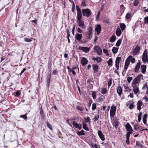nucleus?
<instances>
[{
  "label": "nucleus",
  "mask_w": 148,
  "mask_h": 148,
  "mask_svg": "<svg viewBox=\"0 0 148 148\" xmlns=\"http://www.w3.org/2000/svg\"><path fill=\"white\" fill-rule=\"evenodd\" d=\"M92 28L91 27H89L87 32L86 33V38L87 39L91 38L92 37Z\"/></svg>",
  "instance_id": "1"
},
{
  "label": "nucleus",
  "mask_w": 148,
  "mask_h": 148,
  "mask_svg": "<svg viewBox=\"0 0 148 148\" xmlns=\"http://www.w3.org/2000/svg\"><path fill=\"white\" fill-rule=\"evenodd\" d=\"M82 12L83 15L87 17H89L91 14V11L88 9H83Z\"/></svg>",
  "instance_id": "2"
},
{
  "label": "nucleus",
  "mask_w": 148,
  "mask_h": 148,
  "mask_svg": "<svg viewBox=\"0 0 148 148\" xmlns=\"http://www.w3.org/2000/svg\"><path fill=\"white\" fill-rule=\"evenodd\" d=\"M141 76V75H138L133 81L132 82V84H136V85H138V83H139L140 81Z\"/></svg>",
  "instance_id": "3"
},
{
  "label": "nucleus",
  "mask_w": 148,
  "mask_h": 148,
  "mask_svg": "<svg viewBox=\"0 0 148 148\" xmlns=\"http://www.w3.org/2000/svg\"><path fill=\"white\" fill-rule=\"evenodd\" d=\"M142 61L145 63L147 62H148V56H147V52L145 50L143 53L142 57Z\"/></svg>",
  "instance_id": "4"
},
{
  "label": "nucleus",
  "mask_w": 148,
  "mask_h": 148,
  "mask_svg": "<svg viewBox=\"0 0 148 148\" xmlns=\"http://www.w3.org/2000/svg\"><path fill=\"white\" fill-rule=\"evenodd\" d=\"M116 110V108L115 106H112L111 107L110 112V116L112 117L114 116Z\"/></svg>",
  "instance_id": "5"
},
{
  "label": "nucleus",
  "mask_w": 148,
  "mask_h": 148,
  "mask_svg": "<svg viewBox=\"0 0 148 148\" xmlns=\"http://www.w3.org/2000/svg\"><path fill=\"white\" fill-rule=\"evenodd\" d=\"M132 86L133 88V91L135 94H136L139 92V90L138 88V85H136V84H132Z\"/></svg>",
  "instance_id": "6"
},
{
  "label": "nucleus",
  "mask_w": 148,
  "mask_h": 148,
  "mask_svg": "<svg viewBox=\"0 0 148 148\" xmlns=\"http://www.w3.org/2000/svg\"><path fill=\"white\" fill-rule=\"evenodd\" d=\"M140 47L137 45L136 48L133 50L132 54L134 56L138 55L140 52Z\"/></svg>",
  "instance_id": "7"
},
{
  "label": "nucleus",
  "mask_w": 148,
  "mask_h": 148,
  "mask_svg": "<svg viewBox=\"0 0 148 148\" xmlns=\"http://www.w3.org/2000/svg\"><path fill=\"white\" fill-rule=\"evenodd\" d=\"M95 50L96 51V52L99 55L102 54V50L101 49L99 46H95L94 47Z\"/></svg>",
  "instance_id": "8"
},
{
  "label": "nucleus",
  "mask_w": 148,
  "mask_h": 148,
  "mask_svg": "<svg viewBox=\"0 0 148 148\" xmlns=\"http://www.w3.org/2000/svg\"><path fill=\"white\" fill-rule=\"evenodd\" d=\"M78 49L79 50H81L84 52L86 53L88 52L89 51V49L88 47H79Z\"/></svg>",
  "instance_id": "9"
},
{
  "label": "nucleus",
  "mask_w": 148,
  "mask_h": 148,
  "mask_svg": "<svg viewBox=\"0 0 148 148\" xmlns=\"http://www.w3.org/2000/svg\"><path fill=\"white\" fill-rule=\"evenodd\" d=\"M77 22L78 23L79 26L81 28H84L85 25L84 22L83 21L81 20L77 21Z\"/></svg>",
  "instance_id": "10"
},
{
  "label": "nucleus",
  "mask_w": 148,
  "mask_h": 148,
  "mask_svg": "<svg viewBox=\"0 0 148 148\" xmlns=\"http://www.w3.org/2000/svg\"><path fill=\"white\" fill-rule=\"evenodd\" d=\"M97 133L100 138L102 140L104 141L105 140L104 136L102 132L99 130L98 131Z\"/></svg>",
  "instance_id": "11"
},
{
  "label": "nucleus",
  "mask_w": 148,
  "mask_h": 148,
  "mask_svg": "<svg viewBox=\"0 0 148 148\" xmlns=\"http://www.w3.org/2000/svg\"><path fill=\"white\" fill-rule=\"evenodd\" d=\"M73 124L75 128H78L79 130H81L82 129V127L80 124H78L75 121H73Z\"/></svg>",
  "instance_id": "12"
},
{
  "label": "nucleus",
  "mask_w": 148,
  "mask_h": 148,
  "mask_svg": "<svg viewBox=\"0 0 148 148\" xmlns=\"http://www.w3.org/2000/svg\"><path fill=\"white\" fill-rule=\"evenodd\" d=\"M92 69L93 70V73H96L98 71V66L95 64H94L92 65Z\"/></svg>",
  "instance_id": "13"
},
{
  "label": "nucleus",
  "mask_w": 148,
  "mask_h": 148,
  "mask_svg": "<svg viewBox=\"0 0 148 148\" xmlns=\"http://www.w3.org/2000/svg\"><path fill=\"white\" fill-rule=\"evenodd\" d=\"M101 27L100 25H98L95 29V30L97 32V34L99 35L101 30Z\"/></svg>",
  "instance_id": "14"
},
{
  "label": "nucleus",
  "mask_w": 148,
  "mask_h": 148,
  "mask_svg": "<svg viewBox=\"0 0 148 148\" xmlns=\"http://www.w3.org/2000/svg\"><path fill=\"white\" fill-rule=\"evenodd\" d=\"M116 90L119 95L120 97L122 92V88L120 86H119L117 87Z\"/></svg>",
  "instance_id": "15"
},
{
  "label": "nucleus",
  "mask_w": 148,
  "mask_h": 148,
  "mask_svg": "<svg viewBox=\"0 0 148 148\" xmlns=\"http://www.w3.org/2000/svg\"><path fill=\"white\" fill-rule=\"evenodd\" d=\"M92 60L94 61L96 60L98 63H100L102 60V59L100 57L97 56L96 58L95 57H92Z\"/></svg>",
  "instance_id": "16"
},
{
  "label": "nucleus",
  "mask_w": 148,
  "mask_h": 148,
  "mask_svg": "<svg viewBox=\"0 0 148 148\" xmlns=\"http://www.w3.org/2000/svg\"><path fill=\"white\" fill-rule=\"evenodd\" d=\"M82 37V35L78 33H77L75 36V38L78 40L79 41Z\"/></svg>",
  "instance_id": "17"
},
{
  "label": "nucleus",
  "mask_w": 148,
  "mask_h": 148,
  "mask_svg": "<svg viewBox=\"0 0 148 148\" xmlns=\"http://www.w3.org/2000/svg\"><path fill=\"white\" fill-rule=\"evenodd\" d=\"M126 127L127 128V130L128 131V132H132L133 130L130 124L128 123H127L126 125Z\"/></svg>",
  "instance_id": "18"
},
{
  "label": "nucleus",
  "mask_w": 148,
  "mask_h": 148,
  "mask_svg": "<svg viewBox=\"0 0 148 148\" xmlns=\"http://www.w3.org/2000/svg\"><path fill=\"white\" fill-rule=\"evenodd\" d=\"M88 62V61L85 58H83L81 60V63L82 64L83 66L85 65Z\"/></svg>",
  "instance_id": "19"
},
{
  "label": "nucleus",
  "mask_w": 148,
  "mask_h": 148,
  "mask_svg": "<svg viewBox=\"0 0 148 148\" xmlns=\"http://www.w3.org/2000/svg\"><path fill=\"white\" fill-rule=\"evenodd\" d=\"M132 57V56H129L127 58L126 60H125V65H126L129 66V64L130 62V58H131Z\"/></svg>",
  "instance_id": "20"
},
{
  "label": "nucleus",
  "mask_w": 148,
  "mask_h": 148,
  "mask_svg": "<svg viewBox=\"0 0 148 148\" xmlns=\"http://www.w3.org/2000/svg\"><path fill=\"white\" fill-rule=\"evenodd\" d=\"M140 62L138 63L134 68V72H137L139 70V69L140 66Z\"/></svg>",
  "instance_id": "21"
},
{
  "label": "nucleus",
  "mask_w": 148,
  "mask_h": 148,
  "mask_svg": "<svg viewBox=\"0 0 148 148\" xmlns=\"http://www.w3.org/2000/svg\"><path fill=\"white\" fill-rule=\"evenodd\" d=\"M142 102L140 100L137 103V108L139 110H140L141 109V106L142 105Z\"/></svg>",
  "instance_id": "22"
},
{
  "label": "nucleus",
  "mask_w": 148,
  "mask_h": 148,
  "mask_svg": "<svg viewBox=\"0 0 148 148\" xmlns=\"http://www.w3.org/2000/svg\"><path fill=\"white\" fill-rule=\"evenodd\" d=\"M142 72L143 74H145L146 70V66L145 65H142L141 66Z\"/></svg>",
  "instance_id": "23"
},
{
  "label": "nucleus",
  "mask_w": 148,
  "mask_h": 148,
  "mask_svg": "<svg viewBox=\"0 0 148 148\" xmlns=\"http://www.w3.org/2000/svg\"><path fill=\"white\" fill-rule=\"evenodd\" d=\"M147 116V114H144L143 117V122L145 124H146Z\"/></svg>",
  "instance_id": "24"
},
{
  "label": "nucleus",
  "mask_w": 148,
  "mask_h": 148,
  "mask_svg": "<svg viewBox=\"0 0 148 148\" xmlns=\"http://www.w3.org/2000/svg\"><path fill=\"white\" fill-rule=\"evenodd\" d=\"M121 58L118 57H117L115 60V65H119L120 63V61L121 60Z\"/></svg>",
  "instance_id": "25"
},
{
  "label": "nucleus",
  "mask_w": 148,
  "mask_h": 148,
  "mask_svg": "<svg viewBox=\"0 0 148 148\" xmlns=\"http://www.w3.org/2000/svg\"><path fill=\"white\" fill-rule=\"evenodd\" d=\"M82 18V14L81 12H77V20H81Z\"/></svg>",
  "instance_id": "26"
},
{
  "label": "nucleus",
  "mask_w": 148,
  "mask_h": 148,
  "mask_svg": "<svg viewBox=\"0 0 148 148\" xmlns=\"http://www.w3.org/2000/svg\"><path fill=\"white\" fill-rule=\"evenodd\" d=\"M118 48L114 47L112 49V51L114 54L116 53L118 51Z\"/></svg>",
  "instance_id": "27"
},
{
  "label": "nucleus",
  "mask_w": 148,
  "mask_h": 148,
  "mask_svg": "<svg viewBox=\"0 0 148 148\" xmlns=\"http://www.w3.org/2000/svg\"><path fill=\"white\" fill-rule=\"evenodd\" d=\"M121 32L120 29L119 28H117L116 30V35L117 36H119L121 35Z\"/></svg>",
  "instance_id": "28"
},
{
  "label": "nucleus",
  "mask_w": 148,
  "mask_h": 148,
  "mask_svg": "<svg viewBox=\"0 0 148 148\" xmlns=\"http://www.w3.org/2000/svg\"><path fill=\"white\" fill-rule=\"evenodd\" d=\"M112 58H110L109 60L107 61V63L108 64V65L109 66H111L112 65Z\"/></svg>",
  "instance_id": "29"
},
{
  "label": "nucleus",
  "mask_w": 148,
  "mask_h": 148,
  "mask_svg": "<svg viewBox=\"0 0 148 148\" xmlns=\"http://www.w3.org/2000/svg\"><path fill=\"white\" fill-rule=\"evenodd\" d=\"M77 134L79 136L84 135H85V133H84V131L83 130L77 132Z\"/></svg>",
  "instance_id": "30"
},
{
  "label": "nucleus",
  "mask_w": 148,
  "mask_h": 148,
  "mask_svg": "<svg viewBox=\"0 0 148 148\" xmlns=\"http://www.w3.org/2000/svg\"><path fill=\"white\" fill-rule=\"evenodd\" d=\"M121 39L118 40L116 44V46L117 47H119L121 44Z\"/></svg>",
  "instance_id": "31"
},
{
  "label": "nucleus",
  "mask_w": 148,
  "mask_h": 148,
  "mask_svg": "<svg viewBox=\"0 0 148 148\" xmlns=\"http://www.w3.org/2000/svg\"><path fill=\"white\" fill-rule=\"evenodd\" d=\"M116 37L115 36H112L110 38V41L112 42H114L115 40Z\"/></svg>",
  "instance_id": "32"
},
{
  "label": "nucleus",
  "mask_w": 148,
  "mask_h": 148,
  "mask_svg": "<svg viewBox=\"0 0 148 148\" xmlns=\"http://www.w3.org/2000/svg\"><path fill=\"white\" fill-rule=\"evenodd\" d=\"M120 27L121 28V29L122 30H123L125 29V25L123 23H122L120 25Z\"/></svg>",
  "instance_id": "33"
},
{
  "label": "nucleus",
  "mask_w": 148,
  "mask_h": 148,
  "mask_svg": "<svg viewBox=\"0 0 148 148\" xmlns=\"http://www.w3.org/2000/svg\"><path fill=\"white\" fill-rule=\"evenodd\" d=\"M99 118V115L98 114L95 115V116L94 118L93 119V120L94 122H95L97 120H98Z\"/></svg>",
  "instance_id": "34"
},
{
  "label": "nucleus",
  "mask_w": 148,
  "mask_h": 148,
  "mask_svg": "<svg viewBox=\"0 0 148 148\" xmlns=\"http://www.w3.org/2000/svg\"><path fill=\"white\" fill-rule=\"evenodd\" d=\"M142 113L141 112H140L138 114V122H140L141 119V115Z\"/></svg>",
  "instance_id": "35"
},
{
  "label": "nucleus",
  "mask_w": 148,
  "mask_h": 148,
  "mask_svg": "<svg viewBox=\"0 0 148 148\" xmlns=\"http://www.w3.org/2000/svg\"><path fill=\"white\" fill-rule=\"evenodd\" d=\"M136 145L139 147L143 148V146L138 141H136Z\"/></svg>",
  "instance_id": "36"
},
{
  "label": "nucleus",
  "mask_w": 148,
  "mask_h": 148,
  "mask_svg": "<svg viewBox=\"0 0 148 148\" xmlns=\"http://www.w3.org/2000/svg\"><path fill=\"white\" fill-rule=\"evenodd\" d=\"M27 113H26L25 114L21 115L20 116V117L23 118L24 120H26L27 119Z\"/></svg>",
  "instance_id": "37"
},
{
  "label": "nucleus",
  "mask_w": 148,
  "mask_h": 148,
  "mask_svg": "<svg viewBox=\"0 0 148 148\" xmlns=\"http://www.w3.org/2000/svg\"><path fill=\"white\" fill-rule=\"evenodd\" d=\"M83 128L86 130V131H88L89 129L88 127L87 126V125L85 123L83 124Z\"/></svg>",
  "instance_id": "38"
},
{
  "label": "nucleus",
  "mask_w": 148,
  "mask_h": 148,
  "mask_svg": "<svg viewBox=\"0 0 148 148\" xmlns=\"http://www.w3.org/2000/svg\"><path fill=\"white\" fill-rule=\"evenodd\" d=\"M76 108L78 110L80 111H83L84 110V108L79 106H77Z\"/></svg>",
  "instance_id": "39"
},
{
  "label": "nucleus",
  "mask_w": 148,
  "mask_h": 148,
  "mask_svg": "<svg viewBox=\"0 0 148 148\" xmlns=\"http://www.w3.org/2000/svg\"><path fill=\"white\" fill-rule=\"evenodd\" d=\"M107 90L105 88H103L101 89V93L103 94H104L107 92Z\"/></svg>",
  "instance_id": "40"
},
{
  "label": "nucleus",
  "mask_w": 148,
  "mask_h": 148,
  "mask_svg": "<svg viewBox=\"0 0 148 148\" xmlns=\"http://www.w3.org/2000/svg\"><path fill=\"white\" fill-rule=\"evenodd\" d=\"M124 87V88L125 89V92H126L127 91H128V85L126 84H125L123 85Z\"/></svg>",
  "instance_id": "41"
},
{
  "label": "nucleus",
  "mask_w": 148,
  "mask_h": 148,
  "mask_svg": "<svg viewBox=\"0 0 148 148\" xmlns=\"http://www.w3.org/2000/svg\"><path fill=\"white\" fill-rule=\"evenodd\" d=\"M47 124V127L49 128L51 130H52V126L48 122H46Z\"/></svg>",
  "instance_id": "42"
},
{
  "label": "nucleus",
  "mask_w": 148,
  "mask_h": 148,
  "mask_svg": "<svg viewBox=\"0 0 148 148\" xmlns=\"http://www.w3.org/2000/svg\"><path fill=\"white\" fill-rule=\"evenodd\" d=\"M84 119L85 120H86V121H85V122L86 123L90 122V119L89 116H87V118L84 117Z\"/></svg>",
  "instance_id": "43"
},
{
  "label": "nucleus",
  "mask_w": 148,
  "mask_h": 148,
  "mask_svg": "<svg viewBox=\"0 0 148 148\" xmlns=\"http://www.w3.org/2000/svg\"><path fill=\"white\" fill-rule=\"evenodd\" d=\"M132 133V132H128L126 134V138H129L130 136V134Z\"/></svg>",
  "instance_id": "44"
},
{
  "label": "nucleus",
  "mask_w": 148,
  "mask_h": 148,
  "mask_svg": "<svg viewBox=\"0 0 148 148\" xmlns=\"http://www.w3.org/2000/svg\"><path fill=\"white\" fill-rule=\"evenodd\" d=\"M133 78L132 77H127V81L129 83H130L131 80Z\"/></svg>",
  "instance_id": "45"
},
{
  "label": "nucleus",
  "mask_w": 148,
  "mask_h": 148,
  "mask_svg": "<svg viewBox=\"0 0 148 148\" xmlns=\"http://www.w3.org/2000/svg\"><path fill=\"white\" fill-rule=\"evenodd\" d=\"M103 52L105 53L107 56H109V54L108 53V52L107 50L105 49H103Z\"/></svg>",
  "instance_id": "46"
},
{
  "label": "nucleus",
  "mask_w": 148,
  "mask_h": 148,
  "mask_svg": "<svg viewBox=\"0 0 148 148\" xmlns=\"http://www.w3.org/2000/svg\"><path fill=\"white\" fill-rule=\"evenodd\" d=\"M131 16V14L130 13H127L126 15V18L127 19H129Z\"/></svg>",
  "instance_id": "47"
},
{
  "label": "nucleus",
  "mask_w": 148,
  "mask_h": 148,
  "mask_svg": "<svg viewBox=\"0 0 148 148\" xmlns=\"http://www.w3.org/2000/svg\"><path fill=\"white\" fill-rule=\"evenodd\" d=\"M138 0H135L134 3V5L135 6H136L138 5Z\"/></svg>",
  "instance_id": "48"
},
{
  "label": "nucleus",
  "mask_w": 148,
  "mask_h": 148,
  "mask_svg": "<svg viewBox=\"0 0 148 148\" xmlns=\"http://www.w3.org/2000/svg\"><path fill=\"white\" fill-rule=\"evenodd\" d=\"M96 108V105L95 103H93L92 104V109L93 111H94Z\"/></svg>",
  "instance_id": "49"
},
{
  "label": "nucleus",
  "mask_w": 148,
  "mask_h": 148,
  "mask_svg": "<svg viewBox=\"0 0 148 148\" xmlns=\"http://www.w3.org/2000/svg\"><path fill=\"white\" fill-rule=\"evenodd\" d=\"M145 23H148V16L145 17L144 18Z\"/></svg>",
  "instance_id": "50"
},
{
  "label": "nucleus",
  "mask_w": 148,
  "mask_h": 148,
  "mask_svg": "<svg viewBox=\"0 0 148 148\" xmlns=\"http://www.w3.org/2000/svg\"><path fill=\"white\" fill-rule=\"evenodd\" d=\"M92 95L93 97V98L94 99H95L96 98V94L95 92H93L92 93Z\"/></svg>",
  "instance_id": "51"
},
{
  "label": "nucleus",
  "mask_w": 148,
  "mask_h": 148,
  "mask_svg": "<svg viewBox=\"0 0 148 148\" xmlns=\"http://www.w3.org/2000/svg\"><path fill=\"white\" fill-rule=\"evenodd\" d=\"M21 94V92L19 90H18L16 93V95L15 96L16 97H18V96H19Z\"/></svg>",
  "instance_id": "52"
},
{
  "label": "nucleus",
  "mask_w": 148,
  "mask_h": 148,
  "mask_svg": "<svg viewBox=\"0 0 148 148\" xmlns=\"http://www.w3.org/2000/svg\"><path fill=\"white\" fill-rule=\"evenodd\" d=\"M139 128V126L137 124H135L134 126V129L135 130H136Z\"/></svg>",
  "instance_id": "53"
},
{
  "label": "nucleus",
  "mask_w": 148,
  "mask_h": 148,
  "mask_svg": "<svg viewBox=\"0 0 148 148\" xmlns=\"http://www.w3.org/2000/svg\"><path fill=\"white\" fill-rule=\"evenodd\" d=\"M24 41L27 42H30L32 41V40L29 38H25Z\"/></svg>",
  "instance_id": "54"
},
{
  "label": "nucleus",
  "mask_w": 148,
  "mask_h": 148,
  "mask_svg": "<svg viewBox=\"0 0 148 148\" xmlns=\"http://www.w3.org/2000/svg\"><path fill=\"white\" fill-rule=\"evenodd\" d=\"M76 8L77 11V12H81L80 8L79 6H76Z\"/></svg>",
  "instance_id": "55"
},
{
  "label": "nucleus",
  "mask_w": 148,
  "mask_h": 148,
  "mask_svg": "<svg viewBox=\"0 0 148 148\" xmlns=\"http://www.w3.org/2000/svg\"><path fill=\"white\" fill-rule=\"evenodd\" d=\"M130 59H131V62L132 63H134L135 62V60L134 58H132V57L131 58H130Z\"/></svg>",
  "instance_id": "56"
},
{
  "label": "nucleus",
  "mask_w": 148,
  "mask_h": 148,
  "mask_svg": "<svg viewBox=\"0 0 148 148\" xmlns=\"http://www.w3.org/2000/svg\"><path fill=\"white\" fill-rule=\"evenodd\" d=\"M134 105L133 104H131L129 107V108L130 109H133L134 107Z\"/></svg>",
  "instance_id": "57"
},
{
  "label": "nucleus",
  "mask_w": 148,
  "mask_h": 148,
  "mask_svg": "<svg viewBox=\"0 0 148 148\" xmlns=\"http://www.w3.org/2000/svg\"><path fill=\"white\" fill-rule=\"evenodd\" d=\"M120 8L121 9V10L123 11L125 9V8L124 7V6L123 5H121L120 6Z\"/></svg>",
  "instance_id": "58"
},
{
  "label": "nucleus",
  "mask_w": 148,
  "mask_h": 148,
  "mask_svg": "<svg viewBox=\"0 0 148 148\" xmlns=\"http://www.w3.org/2000/svg\"><path fill=\"white\" fill-rule=\"evenodd\" d=\"M126 143L127 145H129L130 144L129 138H126Z\"/></svg>",
  "instance_id": "59"
},
{
  "label": "nucleus",
  "mask_w": 148,
  "mask_h": 148,
  "mask_svg": "<svg viewBox=\"0 0 148 148\" xmlns=\"http://www.w3.org/2000/svg\"><path fill=\"white\" fill-rule=\"evenodd\" d=\"M100 11H99L98 13L97 14L96 16V21H97L98 20V18L99 17V15L100 14Z\"/></svg>",
  "instance_id": "60"
},
{
  "label": "nucleus",
  "mask_w": 148,
  "mask_h": 148,
  "mask_svg": "<svg viewBox=\"0 0 148 148\" xmlns=\"http://www.w3.org/2000/svg\"><path fill=\"white\" fill-rule=\"evenodd\" d=\"M112 84V81L111 80H109L108 84V87L111 86Z\"/></svg>",
  "instance_id": "61"
},
{
  "label": "nucleus",
  "mask_w": 148,
  "mask_h": 148,
  "mask_svg": "<svg viewBox=\"0 0 148 148\" xmlns=\"http://www.w3.org/2000/svg\"><path fill=\"white\" fill-rule=\"evenodd\" d=\"M77 31L78 32L81 33L82 32V31L79 27L77 28Z\"/></svg>",
  "instance_id": "62"
},
{
  "label": "nucleus",
  "mask_w": 148,
  "mask_h": 148,
  "mask_svg": "<svg viewBox=\"0 0 148 148\" xmlns=\"http://www.w3.org/2000/svg\"><path fill=\"white\" fill-rule=\"evenodd\" d=\"M53 73L55 75H56L58 73L57 71L55 70H53Z\"/></svg>",
  "instance_id": "63"
},
{
  "label": "nucleus",
  "mask_w": 148,
  "mask_h": 148,
  "mask_svg": "<svg viewBox=\"0 0 148 148\" xmlns=\"http://www.w3.org/2000/svg\"><path fill=\"white\" fill-rule=\"evenodd\" d=\"M148 86H147V84H145L144 86L142 88V89L143 90H145L146 89V88H147V87H148Z\"/></svg>",
  "instance_id": "64"
}]
</instances>
